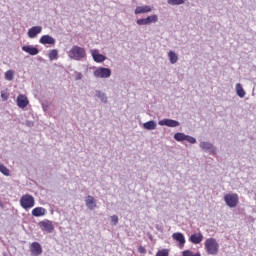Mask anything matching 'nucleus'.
I'll use <instances>...</instances> for the list:
<instances>
[{"mask_svg": "<svg viewBox=\"0 0 256 256\" xmlns=\"http://www.w3.org/2000/svg\"><path fill=\"white\" fill-rule=\"evenodd\" d=\"M67 54L72 61H85L87 59V51L81 46H72Z\"/></svg>", "mask_w": 256, "mask_h": 256, "instance_id": "1", "label": "nucleus"}, {"mask_svg": "<svg viewBox=\"0 0 256 256\" xmlns=\"http://www.w3.org/2000/svg\"><path fill=\"white\" fill-rule=\"evenodd\" d=\"M208 255H217L219 253V242L215 238H208L204 243Z\"/></svg>", "mask_w": 256, "mask_h": 256, "instance_id": "2", "label": "nucleus"}, {"mask_svg": "<svg viewBox=\"0 0 256 256\" xmlns=\"http://www.w3.org/2000/svg\"><path fill=\"white\" fill-rule=\"evenodd\" d=\"M20 206L25 211H29V209H33L35 207V197L30 194H25L20 198Z\"/></svg>", "mask_w": 256, "mask_h": 256, "instance_id": "3", "label": "nucleus"}, {"mask_svg": "<svg viewBox=\"0 0 256 256\" xmlns=\"http://www.w3.org/2000/svg\"><path fill=\"white\" fill-rule=\"evenodd\" d=\"M199 147L205 153H209V155H217V147L209 141L200 140Z\"/></svg>", "mask_w": 256, "mask_h": 256, "instance_id": "4", "label": "nucleus"}, {"mask_svg": "<svg viewBox=\"0 0 256 256\" xmlns=\"http://www.w3.org/2000/svg\"><path fill=\"white\" fill-rule=\"evenodd\" d=\"M93 75L96 79H109L111 77V69L98 67L94 70Z\"/></svg>", "mask_w": 256, "mask_h": 256, "instance_id": "5", "label": "nucleus"}, {"mask_svg": "<svg viewBox=\"0 0 256 256\" xmlns=\"http://www.w3.org/2000/svg\"><path fill=\"white\" fill-rule=\"evenodd\" d=\"M224 201L228 207H235L239 203V195L235 193H229L224 196Z\"/></svg>", "mask_w": 256, "mask_h": 256, "instance_id": "6", "label": "nucleus"}, {"mask_svg": "<svg viewBox=\"0 0 256 256\" xmlns=\"http://www.w3.org/2000/svg\"><path fill=\"white\" fill-rule=\"evenodd\" d=\"M40 229L46 233H53L55 231V226L51 220H44L38 223Z\"/></svg>", "mask_w": 256, "mask_h": 256, "instance_id": "7", "label": "nucleus"}, {"mask_svg": "<svg viewBox=\"0 0 256 256\" xmlns=\"http://www.w3.org/2000/svg\"><path fill=\"white\" fill-rule=\"evenodd\" d=\"M90 54L92 56L93 61H95V63H103L104 61L107 60V57L99 53V50L97 49H91Z\"/></svg>", "mask_w": 256, "mask_h": 256, "instance_id": "8", "label": "nucleus"}, {"mask_svg": "<svg viewBox=\"0 0 256 256\" xmlns=\"http://www.w3.org/2000/svg\"><path fill=\"white\" fill-rule=\"evenodd\" d=\"M158 125H160V127L174 128V127H179V125H181V123H179V121L173 120V119H163L158 122Z\"/></svg>", "mask_w": 256, "mask_h": 256, "instance_id": "9", "label": "nucleus"}, {"mask_svg": "<svg viewBox=\"0 0 256 256\" xmlns=\"http://www.w3.org/2000/svg\"><path fill=\"white\" fill-rule=\"evenodd\" d=\"M30 251L32 256H39L43 253V247H41V244H39V242H33L30 245Z\"/></svg>", "mask_w": 256, "mask_h": 256, "instance_id": "10", "label": "nucleus"}, {"mask_svg": "<svg viewBox=\"0 0 256 256\" xmlns=\"http://www.w3.org/2000/svg\"><path fill=\"white\" fill-rule=\"evenodd\" d=\"M42 31H43V27L34 26L28 30L27 35H28L29 39H35V37H37L39 34H41Z\"/></svg>", "mask_w": 256, "mask_h": 256, "instance_id": "11", "label": "nucleus"}, {"mask_svg": "<svg viewBox=\"0 0 256 256\" xmlns=\"http://www.w3.org/2000/svg\"><path fill=\"white\" fill-rule=\"evenodd\" d=\"M16 103L20 109H25L29 105V99H27V96L20 94L17 97Z\"/></svg>", "mask_w": 256, "mask_h": 256, "instance_id": "12", "label": "nucleus"}, {"mask_svg": "<svg viewBox=\"0 0 256 256\" xmlns=\"http://www.w3.org/2000/svg\"><path fill=\"white\" fill-rule=\"evenodd\" d=\"M172 239H174V241H177L179 243V247L180 249H183V247H185V235H183V233L181 232H176L172 235Z\"/></svg>", "mask_w": 256, "mask_h": 256, "instance_id": "13", "label": "nucleus"}, {"mask_svg": "<svg viewBox=\"0 0 256 256\" xmlns=\"http://www.w3.org/2000/svg\"><path fill=\"white\" fill-rule=\"evenodd\" d=\"M153 8L149 5L137 6L134 13L135 15H143L144 13H151Z\"/></svg>", "mask_w": 256, "mask_h": 256, "instance_id": "14", "label": "nucleus"}, {"mask_svg": "<svg viewBox=\"0 0 256 256\" xmlns=\"http://www.w3.org/2000/svg\"><path fill=\"white\" fill-rule=\"evenodd\" d=\"M39 43H41V45H55L56 40L53 36L43 35L40 38Z\"/></svg>", "mask_w": 256, "mask_h": 256, "instance_id": "15", "label": "nucleus"}, {"mask_svg": "<svg viewBox=\"0 0 256 256\" xmlns=\"http://www.w3.org/2000/svg\"><path fill=\"white\" fill-rule=\"evenodd\" d=\"M22 51H24V53H28V55H39V49L37 47L31 46V45H25L22 46Z\"/></svg>", "mask_w": 256, "mask_h": 256, "instance_id": "16", "label": "nucleus"}, {"mask_svg": "<svg viewBox=\"0 0 256 256\" xmlns=\"http://www.w3.org/2000/svg\"><path fill=\"white\" fill-rule=\"evenodd\" d=\"M85 205L87 209H90V211H93V209L97 207V202L95 201V198L93 196L89 195L85 199Z\"/></svg>", "mask_w": 256, "mask_h": 256, "instance_id": "17", "label": "nucleus"}, {"mask_svg": "<svg viewBox=\"0 0 256 256\" xmlns=\"http://www.w3.org/2000/svg\"><path fill=\"white\" fill-rule=\"evenodd\" d=\"M189 241L194 245H199L201 241H203V234L201 233H194L190 236Z\"/></svg>", "mask_w": 256, "mask_h": 256, "instance_id": "18", "label": "nucleus"}, {"mask_svg": "<svg viewBox=\"0 0 256 256\" xmlns=\"http://www.w3.org/2000/svg\"><path fill=\"white\" fill-rule=\"evenodd\" d=\"M33 217H43L47 215V210L43 207H36L32 210Z\"/></svg>", "mask_w": 256, "mask_h": 256, "instance_id": "19", "label": "nucleus"}, {"mask_svg": "<svg viewBox=\"0 0 256 256\" xmlns=\"http://www.w3.org/2000/svg\"><path fill=\"white\" fill-rule=\"evenodd\" d=\"M236 95L240 97V99H243L245 95H247V92H245V89H243V85L241 83H237L235 86Z\"/></svg>", "mask_w": 256, "mask_h": 256, "instance_id": "20", "label": "nucleus"}, {"mask_svg": "<svg viewBox=\"0 0 256 256\" xmlns=\"http://www.w3.org/2000/svg\"><path fill=\"white\" fill-rule=\"evenodd\" d=\"M168 58H169L171 65H175V63H177L179 61V56L173 50H170L168 52Z\"/></svg>", "mask_w": 256, "mask_h": 256, "instance_id": "21", "label": "nucleus"}, {"mask_svg": "<svg viewBox=\"0 0 256 256\" xmlns=\"http://www.w3.org/2000/svg\"><path fill=\"white\" fill-rule=\"evenodd\" d=\"M95 97H97L98 99H100L101 103H108L107 94H105V93L102 92L101 90H96V91H95Z\"/></svg>", "mask_w": 256, "mask_h": 256, "instance_id": "22", "label": "nucleus"}, {"mask_svg": "<svg viewBox=\"0 0 256 256\" xmlns=\"http://www.w3.org/2000/svg\"><path fill=\"white\" fill-rule=\"evenodd\" d=\"M143 127L145 129H147V131H153V130L157 129V123L153 120H150L148 122H145L143 124Z\"/></svg>", "mask_w": 256, "mask_h": 256, "instance_id": "23", "label": "nucleus"}, {"mask_svg": "<svg viewBox=\"0 0 256 256\" xmlns=\"http://www.w3.org/2000/svg\"><path fill=\"white\" fill-rule=\"evenodd\" d=\"M186 138H187V134L183 132H177L176 134H174V139L175 141H178V143L185 141Z\"/></svg>", "mask_w": 256, "mask_h": 256, "instance_id": "24", "label": "nucleus"}, {"mask_svg": "<svg viewBox=\"0 0 256 256\" xmlns=\"http://www.w3.org/2000/svg\"><path fill=\"white\" fill-rule=\"evenodd\" d=\"M146 21L148 25H151V23H157V21H159V16H157V14L150 15L146 17Z\"/></svg>", "mask_w": 256, "mask_h": 256, "instance_id": "25", "label": "nucleus"}, {"mask_svg": "<svg viewBox=\"0 0 256 256\" xmlns=\"http://www.w3.org/2000/svg\"><path fill=\"white\" fill-rule=\"evenodd\" d=\"M50 61H56L57 57H59V51L57 49H53L49 52L48 55Z\"/></svg>", "mask_w": 256, "mask_h": 256, "instance_id": "26", "label": "nucleus"}, {"mask_svg": "<svg viewBox=\"0 0 256 256\" xmlns=\"http://www.w3.org/2000/svg\"><path fill=\"white\" fill-rule=\"evenodd\" d=\"M0 173H2V175H5V177H9V175H11V171L9 170V168H7L3 164H0Z\"/></svg>", "mask_w": 256, "mask_h": 256, "instance_id": "27", "label": "nucleus"}, {"mask_svg": "<svg viewBox=\"0 0 256 256\" xmlns=\"http://www.w3.org/2000/svg\"><path fill=\"white\" fill-rule=\"evenodd\" d=\"M4 77L6 81H13L15 77V73L13 72V70H8L5 72Z\"/></svg>", "mask_w": 256, "mask_h": 256, "instance_id": "28", "label": "nucleus"}, {"mask_svg": "<svg viewBox=\"0 0 256 256\" xmlns=\"http://www.w3.org/2000/svg\"><path fill=\"white\" fill-rule=\"evenodd\" d=\"M168 5H171L172 7L183 5L185 3V0H167Z\"/></svg>", "mask_w": 256, "mask_h": 256, "instance_id": "29", "label": "nucleus"}, {"mask_svg": "<svg viewBox=\"0 0 256 256\" xmlns=\"http://www.w3.org/2000/svg\"><path fill=\"white\" fill-rule=\"evenodd\" d=\"M182 256H201V253H193L191 250H185L182 252Z\"/></svg>", "mask_w": 256, "mask_h": 256, "instance_id": "30", "label": "nucleus"}, {"mask_svg": "<svg viewBox=\"0 0 256 256\" xmlns=\"http://www.w3.org/2000/svg\"><path fill=\"white\" fill-rule=\"evenodd\" d=\"M188 143H191V145H195L197 143V139L193 136L186 135V140Z\"/></svg>", "mask_w": 256, "mask_h": 256, "instance_id": "31", "label": "nucleus"}, {"mask_svg": "<svg viewBox=\"0 0 256 256\" xmlns=\"http://www.w3.org/2000/svg\"><path fill=\"white\" fill-rule=\"evenodd\" d=\"M156 256H169V249H162L156 253Z\"/></svg>", "mask_w": 256, "mask_h": 256, "instance_id": "32", "label": "nucleus"}, {"mask_svg": "<svg viewBox=\"0 0 256 256\" xmlns=\"http://www.w3.org/2000/svg\"><path fill=\"white\" fill-rule=\"evenodd\" d=\"M137 25L143 26V25H149L147 22V18H141L136 21Z\"/></svg>", "mask_w": 256, "mask_h": 256, "instance_id": "33", "label": "nucleus"}, {"mask_svg": "<svg viewBox=\"0 0 256 256\" xmlns=\"http://www.w3.org/2000/svg\"><path fill=\"white\" fill-rule=\"evenodd\" d=\"M112 225H117L119 223V216L118 215H113L110 217Z\"/></svg>", "mask_w": 256, "mask_h": 256, "instance_id": "34", "label": "nucleus"}, {"mask_svg": "<svg viewBox=\"0 0 256 256\" xmlns=\"http://www.w3.org/2000/svg\"><path fill=\"white\" fill-rule=\"evenodd\" d=\"M1 98H2V101H7V99H9V93H7V91H2Z\"/></svg>", "mask_w": 256, "mask_h": 256, "instance_id": "35", "label": "nucleus"}, {"mask_svg": "<svg viewBox=\"0 0 256 256\" xmlns=\"http://www.w3.org/2000/svg\"><path fill=\"white\" fill-rule=\"evenodd\" d=\"M83 79V74L81 72H76L75 80L81 81Z\"/></svg>", "mask_w": 256, "mask_h": 256, "instance_id": "36", "label": "nucleus"}, {"mask_svg": "<svg viewBox=\"0 0 256 256\" xmlns=\"http://www.w3.org/2000/svg\"><path fill=\"white\" fill-rule=\"evenodd\" d=\"M138 251H139L142 255H145V253H147V250H146L145 247H143V246H139Z\"/></svg>", "mask_w": 256, "mask_h": 256, "instance_id": "37", "label": "nucleus"}, {"mask_svg": "<svg viewBox=\"0 0 256 256\" xmlns=\"http://www.w3.org/2000/svg\"><path fill=\"white\" fill-rule=\"evenodd\" d=\"M49 108V106L45 103H42V109L43 111H47V109Z\"/></svg>", "mask_w": 256, "mask_h": 256, "instance_id": "38", "label": "nucleus"}]
</instances>
